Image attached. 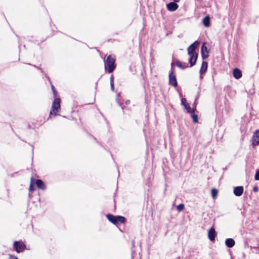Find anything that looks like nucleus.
<instances>
[{
    "label": "nucleus",
    "mask_w": 259,
    "mask_h": 259,
    "mask_svg": "<svg viewBox=\"0 0 259 259\" xmlns=\"http://www.w3.org/2000/svg\"><path fill=\"white\" fill-rule=\"evenodd\" d=\"M199 45L198 41H195L188 48V54L190 56L189 63L190 67L194 66L196 62L198 57V54L196 52V49Z\"/></svg>",
    "instance_id": "nucleus-1"
},
{
    "label": "nucleus",
    "mask_w": 259,
    "mask_h": 259,
    "mask_svg": "<svg viewBox=\"0 0 259 259\" xmlns=\"http://www.w3.org/2000/svg\"><path fill=\"white\" fill-rule=\"evenodd\" d=\"M115 58L111 55L108 56L106 60L105 61V68L106 69H107L109 73H111L115 69Z\"/></svg>",
    "instance_id": "nucleus-2"
},
{
    "label": "nucleus",
    "mask_w": 259,
    "mask_h": 259,
    "mask_svg": "<svg viewBox=\"0 0 259 259\" xmlns=\"http://www.w3.org/2000/svg\"><path fill=\"white\" fill-rule=\"evenodd\" d=\"M60 98H55L54 100L52 106V110L50 112V117L52 115H56L57 113L60 110Z\"/></svg>",
    "instance_id": "nucleus-3"
},
{
    "label": "nucleus",
    "mask_w": 259,
    "mask_h": 259,
    "mask_svg": "<svg viewBox=\"0 0 259 259\" xmlns=\"http://www.w3.org/2000/svg\"><path fill=\"white\" fill-rule=\"evenodd\" d=\"M173 63L171 64V70L169 72V83L170 85L174 86V87H176L178 85L177 80L176 79V75L174 74V72L172 69Z\"/></svg>",
    "instance_id": "nucleus-4"
},
{
    "label": "nucleus",
    "mask_w": 259,
    "mask_h": 259,
    "mask_svg": "<svg viewBox=\"0 0 259 259\" xmlns=\"http://www.w3.org/2000/svg\"><path fill=\"white\" fill-rule=\"evenodd\" d=\"M14 247L18 252H22L25 248L26 246L24 243L21 241H15L14 242Z\"/></svg>",
    "instance_id": "nucleus-5"
},
{
    "label": "nucleus",
    "mask_w": 259,
    "mask_h": 259,
    "mask_svg": "<svg viewBox=\"0 0 259 259\" xmlns=\"http://www.w3.org/2000/svg\"><path fill=\"white\" fill-rule=\"evenodd\" d=\"M252 145L256 146L259 144V130H256L253 134L252 138Z\"/></svg>",
    "instance_id": "nucleus-6"
},
{
    "label": "nucleus",
    "mask_w": 259,
    "mask_h": 259,
    "mask_svg": "<svg viewBox=\"0 0 259 259\" xmlns=\"http://www.w3.org/2000/svg\"><path fill=\"white\" fill-rule=\"evenodd\" d=\"M182 104L185 107L188 113H193L194 109H192L189 105L187 103V100L185 98L182 99Z\"/></svg>",
    "instance_id": "nucleus-7"
},
{
    "label": "nucleus",
    "mask_w": 259,
    "mask_h": 259,
    "mask_svg": "<svg viewBox=\"0 0 259 259\" xmlns=\"http://www.w3.org/2000/svg\"><path fill=\"white\" fill-rule=\"evenodd\" d=\"M201 53L203 59H206L208 57V51L207 47L203 44L201 47Z\"/></svg>",
    "instance_id": "nucleus-8"
},
{
    "label": "nucleus",
    "mask_w": 259,
    "mask_h": 259,
    "mask_svg": "<svg viewBox=\"0 0 259 259\" xmlns=\"http://www.w3.org/2000/svg\"><path fill=\"white\" fill-rule=\"evenodd\" d=\"M216 236V232L213 228H211L208 233V237L210 241H214Z\"/></svg>",
    "instance_id": "nucleus-9"
},
{
    "label": "nucleus",
    "mask_w": 259,
    "mask_h": 259,
    "mask_svg": "<svg viewBox=\"0 0 259 259\" xmlns=\"http://www.w3.org/2000/svg\"><path fill=\"white\" fill-rule=\"evenodd\" d=\"M243 192V188L242 186L236 187L234 189V194L237 196H241Z\"/></svg>",
    "instance_id": "nucleus-10"
},
{
    "label": "nucleus",
    "mask_w": 259,
    "mask_h": 259,
    "mask_svg": "<svg viewBox=\"0 0 259 259\" xmlns=\"http://www.w3.org/2000/svg\"><path fill=\"white\" fill-rule=\"evenodd\" d=\"M167 8L169 11H175L178 8V5L175 2H171L167 5Z\"/></svg>",
    "instance_id": "nucleus-11"
},
{
    "label": "nucleus",
    "mask_w": 259,
    "mask_h": 259,
    "mask_svg": "<svg viewBox=\"0 0 259 259\" xmlns=\"http://www.w3.org/2000/svg\"><path fill=\"white\" fill-rule=\"evenodd\" d=\"M233 76L236 79L240 78L242 77V75L241 71L237 68H235V69H234L233 72Z\"/></svg>",
    "instance_id": "nucleus-12"
},
{
    "label": "nucleus",
    "mask_w": 259,
    "mask_h": 259,
    "mask_svg": "<svg viewBox=\"0 0 259 259\" xmlns=\"http://www.w3.org/2000/svg\"><path fill=\"white\" fill-rule=\"evenodd\" d=\"M207 69V63L206 61H203L200 70V73L201 74L204 73L206 71Z\"/></svg>",
    "instance_id": "nucleus-13"
},
{
    "label": "nucleus",
    "mask_w": 259,
    "mask_h": 259,
    "mask_svg": "<svg viewBox=\"0 0 259 259\" xmlns=\"http://www.w3.org/2000/svg\"><path fill=\"white\" fill-rule=\"evenodd\" d=\"M225 243L228 247H232L235 245V241L232 238H228L226 240Z\"/></svg>",
    "instance_id": "nucleus-14"
},
{
    "label": "nucleus",
    "mask_w": 259,
    "mask_h": 259,
    "mask_svg": "<svg viewBox=\"0 0 259 259\" xmlns=\"http://www.w3.org/2000/svg\"><path fill=\"white\" fill-rule=\"evenodd\" d=\"M36 185L38 188L41 190H45L46 189V186L44 183L40 180H36Z\"/></svg>",
    "instance_id": "nucleus-15"
},
{
    "label": "nucleus",
    "mask_w": 259,
    "mask_h": 259,
    "mask_svg": "<svg viewBox=\"0 0 259 259\" xmlns=\"http://www.w3.org/2000/svg\"><path fill=\"white\" fill-rule=\"evenodd\" d=\"M203 24L205 27H208L210 26V17L209 16L205 17L202 20Z\"/></svg>",
    "instance_id": "nucleus-16"
},
{
    "label": "nucleus",
    "mask_w": 259,
    "mask_h": 259,
    "mask_svg": "<svg viewBox=\"0 0 259 259\" xmlns=\"http://www.w3.org/2000/svg\"><path fill=\"white\" fill-rule=\"evenodd\" d=\"M176 64L178 67H179L181 69H185L187 67H188V65L187 63H183L182 62H181L180 61H177L176 62Z\"/></svg>",
    "instance_id": "nucleus-17"
},
{
    "label": "nucleus",
    "mask_w": 259,
    "mask_h": 259,
    "mask_svg": "<svg viewBox=\"0 0 259 259\" xmlns=\"http://www.w3.org/2000/svg\"><path fill=\"white\" fill-rule=\"evenodd\" d=\"M107 218L111 223L114 224L116 223V217H115L110 214H108L107 215Z\"/></svg>",
    "instance_id": "nucleus-18"
},
{
    "label": "nucleus",
    "mask_w": 259,
    "mask_h": 259,
    "mask_svg": "<svg viewBox=\"0 0 259 259\" xmlns=\"http://www.w3.org/2000/svg\"><path fill=\"white\" fill-rule=\"evenodd\" d=\"M125 218L121 216H117L116 217V223L120 222V223H124L125 222Z\"/></svg>",
    "instance_id": "nucleus-19"
},
{
    "label": "nucleus",
    "mask_w": 259,
    "mask_h": 259,
    "mask_svg": "<svg viewBox=\"0 0 259 259\" xmlns=\"http://www.w3.org/2000/svg\"><path fill=\"white\" fill-rule=\"evenodd\" d=\"M218 190L216 189H212L211 191V194L212 197L214 198L218 195Z\"/></svg>",
    "instance_id": "nucleus-20"
},
{
    "label": "nucleus",
    "mask_w": 259,
    "mask_h": 259,
    "mask_svg": "<svg viewBox=\"0 0 259 259\" xmlns=\"http://www.w3.org/2000/svg\"><path fill=\"white\" fill-rule=\"evenodd\" d=\"M184 204H183V203H181L180 204H179L177 206V210H178L179 211H181L182 210H184Z\"/></svg>",
    "instance_id": "nucleus-21"
},
{
    "label": "nucleus",
    "mask_w": 259,
    "mask_h": 259,
    "mask_svg": "<svg viewBox=\"0 0 259 259\" xmlns=\"http://www.w3.org/2000/svg\"><path fill=\"white\" fill-rule=\"evenodd\" d=\"M191 117L192 118V119H193V121L195 122V123H197L198 122V116L196 114H192L191 115Z\"/></svg>",
    "instance_id": "nucleus-22"
},
{
    "label": "nucleus",
    "mask_w": 259,
    "mask_h": 259,
    "mask_svg": "<svg viewBox=\"0 0 259 259\" xmlns=\"http://www.w3.org/2000/svg\"><path fill=\"white\" fill-rule=\"evenodd\" d=\"M254 178L255 180H259V170L256 171L255 175Z\"/></svg>",
    "instance_id": "nucleus-23"
},
{
    "label": "nucleus",
    "mask_w": 259,
    "mask_h": 259,
    "mask_svg": "<svg viewBox=\"0 0 259 259\" xmlns=\"http://www.w3.org/2000/svg\"><path fill=\"white\" fill-rule=\"evenodd\" d=\"M29 190L30 191H33L34 190V187L32 184V179H31V182L29 186Z\"/></svg>",
    "instance_id": "nucleus-24"
},
{
    "label": "nucleus",
    "mask_w": 259,
    "mask_h": 259,
    "mask_svg": "<svg viewBox=\"0 0 259 259\" xmlns=\"http://www.w3.org/2000/svg\"><path fill=\"white\" fill-rule=\"evenodd\" d=\"M51 88H52V90L53 92V94H54V96L56 97L57 96V92L55 90V87L53 85H52Z\"/></svg>",
    "instance_id": "nucleus-25"
},
{
    "label": "nucleus",
    "mask_w": 259,
    "mask_h": 259,
    "mask_svg": "<svg viewBox=\"0 0 259 259\" xmlns=\"http://www.w3.org/2000/svg\"><path fill=\"white\" fill-rule=\"evenodd\" d=\"M110 85H111V90L112 91H114V83H113V81H111Z\"/></svg>",
    "instance_id": "nucleus-26"
},
{
    "label": "nucleus",
    "mask_w": 259,
    "mask_h": 259,
    "mask_svg": "<svg viewBox=\"0 0 259 259\" xmlns=\"http://www.w3.org/2000/svg\"><path fill=\"white\" fill-rule=\"evenodd\" d=\"M253 190V191L256 192L258 191V188L257 187H254Z\"/></svg>",
    "instance_id": "nucleus-27"
},
{
    "label": "nucleus",
    "mask_w": 259,
    "mask_h": 259,
    "mask_svg": "<svg viewBox=\"0 0 259 259\" xmlns=\"http://www.w3.org/2000/svg\"><path fill=\"white\" fill-rule=\"evenodd\" d=\"M113 81V76H111V78H110V82L111 81Z\"/></svg>",
    "instance_id": "nucleus-28"
},
{
    "label": "nucleus",
    "mask_w": 259,
    "mask_h": 259,
    "mask_svg": "<svg viewBox=\"0 0 259 259\" xmlns=\"http://www.w3.org/2000/svg\"><path fill=\"white\" fill-rule=\"evenodd\" d=\"M175 2H178L180 0H174Z\"/></svg>",
    "instance_id": "nucleus-29"
},
{
    "label": "nucleus",
    "mask_w": 259,
    "mask_h": 259,
    "mask_svg": "<svg viewBox=\"0 0 259 259\" xmlns=\"http://www.w3.org/2000/svg\"><path fill=\"white\" fill-rule=\"evenodd\" d=\"M129 102H130V101H127L126 102V104H127Z\"/></svg>",
    "instance_id": "nucleus-30"
}]
</instances>
